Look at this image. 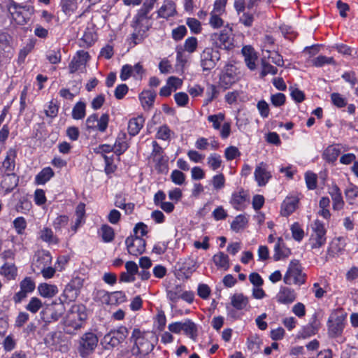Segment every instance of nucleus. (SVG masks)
Listing matches in <instances>:
<instances>
[{"label": "nucleus", "mask_w": 358, "mask_h": 358, "mask_svg": "<svg viewBox=\"0 0 358 358\" xmlns=\"http://www.w3.org/2000/svg\"><path fill=\"white\" fill-rule=\"evenodd\" d=\"M156 1L145 0L141 8L134 17L131 23L134 31L130 38L134 45L141 43L147 37V32L152 27L151 17L148 14L154 8Z\"/></svg>", "instance_id": "1"}, {"label": "nucleus", "mask_w": 358, "mask_h": 358, "mask_svg": "<svg viewBox=\"0 0 358 358\" xmlns=\"http://www.w3.org/2000/svg\"><path fill=\"white\" fill-rule=\"evenodd\" d=\"M87 318V314L84 306L73 305L64 320L65 332L68 334H75L78 330L84 327Z\"/></svg>", "instance_id": "2"}, {"label": "nucleus", "mask_w": 358, "mask_h": 358, "mask_svg": "<svg viewBox=\"0 0 358 358\" xmlns=\"http://www.w3.org/2000/svg\"><path fill=\"white\" fill-rule=\"evenodd\" d=\"M134 346L131 349V355L143 357L153 350V345L146 339L138 329H134L131 336Z\"/></svg>", "instance_id": "3"}, {"label": "nucleus", "mask_w": 358, "mask_h": 358, "mask_svg": "<svg viewBox=\"0 0 358 358\" xmlns=\"http://www.w3.org/2000/svg\"><path fill=\"white\" fill-rule=\"evenodd\" d=\"M327 229L324 223L315 220L311 225V234L308 241V245L312 250L323 247L327 242Z\"/></svg>", "instance_id": "4"}, {"label": "nucleus", "mask_w": 358, "mask_h": 358, "mask_svg": "<svg viewBox=\"0 0 358 358\" xmlns=\"http://www.w3.org/2000/svg\"><path fill=\"white\" fill-rule=\"evenodd\" d=\"M98 336L92 331H87L82 334L77 341V350L81 357H86L91 355L97 347Z\"/></svg>", "instance_id": "5"}, {"label": "nucleus", "mask_w": 358, "mask_h": 358, "mask_svg": "<svg viewBox=\"0 0 358 358\" xmlns=\"http://www.w3.org/2000/svg\"><path fill=\"white\" fill-rule=\"evenodd\" d=\"M346 316L347 314L341 309L331 313L327 322L328 332L331 337H338L342 334Z\"/></svg>", "instance_id": "6"}, {"label": "nucleus", "mask_w": 358, "mask_h": 358, "mask_svg": "<svg viewBox=\"0 0 358 358\" xmlns=\"http://www.w3.org/2000/svg\"><path fill=\"white\" fill-rule=\"evenodd\" d=\"M306 275L302 273V268L299 260L290 262L287 271L283 278V281L287 285H302L305 282Z\"/></svg>", "instance_id": "7"}, {"label": "nucleus", "mask_w": 358, "mask_h": 358, "mask_svg": "<svg viewBox=\"0 0 358 358\" xmlns=\"http://www.w3.org/2000/svg\"><path fill=\"white\" fill-rule=\"evenodd\" d=\"M210 41L215 47L220 49L229 50L234 48L232 31L229 29H223L211 34Z\"/></svg>", "instance_id": "8"}, {"label": "nucleus", "mask_w": 358, "mask_h": 358, "mask_svg": "<svg viewBox=\"0 0 358 358\" xmlns=\"http://www.w3.org/2000/svg\"><path fill=\"white\" fill-rule=\"evenodd\" d=\"M168 329L169 331L176 334L183 332L192 339H195L197 336L196 325L190 320L171 323L169 324Z\"/></svg>", "instance_id": "9"}, {"label": "nucleus", "mask_w": 358, "mask_h": 358, "mask_svg": "<svg viewBox=\"0 0 358 358\" xmlns=\"http://www.w3.org/2000/svg\"><path fill=\"white\" fill-rule=\"evenodd\" d=\"M129 334V330L125 327H120L106 334L103 338V343L111 348L117 346L122 343Z\"/></svg>", "instance_id": "10"}, {"label": "nucleus", "mask_w": 358, "mask_h": 358, "mask_svg": "<svg viewBox=\"0 0 358 358\" xmlns=\"http://www.w3.org/2000/svg\"><path fill=\"white\" fill-rule=\"evenodd\" d=\"M220 57L219 51L213 48H206L201 54V66L203 70L209 71L213 69Z\"/></svg>", "instance_id": "11"}, {"label": "nucleus", "mask_w": 358, "mask_h": 358, "mask_svg": "<svg viewBox=\"0 0 358 358\" xmlns=\"http://www.w3.org/2000/svg\"><path fill=\"white\" fill-rule=\"evenodd\" d=\"M20 289L16 292L13 300L15 303H21L28 294L33 292L35 289L36 285L34 281L30 277H26L20 283Z\"/></svg>", "instance_id": "12"}, {"label": "nucleus", "mask_w": 358, "mask_h": 358, "mask_svg": "<svg viewBox=\"0 0 358 358\" xmlns=\"http://www.w3.org/2000/svg\"><path fill=\"white\" fill-rule=\"evenodd\" d=\"M7 8L9 13L11 15L12 18L18 24H24L27 22L25 17L22 15V10L29 11L31 8L27 5L18 3L13 0H10L7 4Z\"/></svg>", "instance_id": "13"}, {"label": "nucleus", "mask_w": 358, "mask_h": 358, "mask_svg": "<svg viewBox=\"0 0 358 358\" xmlns=\"http://www.w3.org/2000/svg\"><path fill=\"white\" fill-rule=\"evenodd\" d=\"M128 252L133 256H138L145 250V241L138 236L127 237L125 241Z\"/></svg>", "instance_id": "14"}, {"label": "nucleus", "mask_w": 358, "mask_h": 358, "mask_svg": "<svg viewBox=\"0 0 358 358\" xmlns=\"http://www.w3.org/2000/svg\"><path fill=\"white\" fill-rule=\"evenodd\" d=\"M254 177L259 187L265 186L272 177L268 166L263 162L259 163L255 167Z\"/></svg>", "instance_id": "15"}, {"label": "nucleus", "mask_w": 358, "mask_h": 358, "mask_svg": "<svg viewBox=\"0 0 358 358\" xmlns=\"http://www.w3.org/2000/svg\"><path fill=\"white\" fill-rule=\"evenodd\" d=\"M98 294L101 297L102 301L108 305H119L127 301V296L124 292L122 291L109 293L101 290Z\"/></svg>", "instance_id": "16"}, {"label": "nucleus", "mask_w": 358, "mask_h": 358, "mask_svg": "<svg viewBox=\"0 0 358 358\" xmlns=\"http://www.w3.org/2000/svg\"><path fill=\"white\" fill-rule=\"evenodd\" d=\"M82 285L81 280L79 278L72 280L69 283L63 292L62 297L64 299H61L62 302L64 303L75 301L79 294L80 288Z\"/></svg>", "instance_id": "17"}, {"label": "nucleus", "mask_w": 358, "mask_h": 358, "mask_svg": "<svg viewBox=\"0 0 358 358\" xmlns=\"http://www.w3.org/2000/svg\"><path fill=\"white\" fill-rule=\"evenodd\" d=\"M52 256L48 251H38L35 255L34 262L32 263V270L34 273L51 264Z\"/></svg>", "instance_id": "18"}, {"label": "nucleus", "mask_w": 358, "mask_h": 358, "mask_svg": "<svg viewBox=\"0 0 358 358\" xmlns=\"http://www.w3.org/2000/svg\"><path fill=\"white\" fill-rule=\"evenodd\" d=\"M90 59L89 53L85 50H79L73 57L69 68L71 73H74L82 67H84Z\"/></svg>", "instance_id": "19"}, {"label": "nucleus", "mask_w": 358, "mask_h": 358, "mask_svg": "<svg viewBox=\"0 0 358 358\" xmlns=\"http://www.w3.org/2000/svg\"><path fill=\"white\" fill-rule=\"evenodd\" d=\"M238 78L233 67L227 68L220 77V85L224 90L230 88L237 80Z\"/></svg>", "instance_id": "20"}, {"label": "nucleus", "mask_w": 358, "mask_h": 358, "mask_svg": "<svg viewBox=\"0 0 358 358\" xmlns=\"http://www.w3.org/2000/svg\"><path fill=\"white\" fill-rule=\"evenodd\" d=\"M341 144H334L328 146L322 153V158L329 163L336 161L341 152L346 150Z\"/></svg>", "instance_id": "21"}, {"label": "nucleus", "mask_w": 358, "mask_h": 358, "mask_svg": "<svg viewBox=\"0 0 358 358\" xmlns=\"http://www.w3.org/2000/svg\"><path fill=\"white\" fill-rule=\"evenodd\" d=\"M247 199V193L243 189H240L233 192L230 199V203L235 209L242 210L245 206Z\"/></svg>", "instance_id": "22"}, {"label": "nucleus", "mask_w": 358, "mask_h": 358, "mask_svg": "<svg viewBox=\"0 0 358 358\" xmlns=\"http://www.w3.org/2000/svg\"><path fill=\"white\" fill-rule=\"evenodd\" d=\"M75 216V221L71 226L72 234H76L78 229L85 222V205L84 203H80L76 206Z\"/></svg>", "instance_id": "23"}, {"label": "nucleus", "mask_w": 358, "mask_h": 358, "mask_svg": "<svg viewBox=\"0 0 358 358\" xmlns=\"http://www.w3.org/2000/svg\"><path fill=\"white\" fill-rule=\"evenodd\" d=\"M290 254V249L286 246L282 238L279 237L274 245V260L278 261L282 259L287 258Z\"/></svg>", "instance_id": "24"}, {"label": "nucleus", "mask_w": 358, "mask_h": 358, "mask_svg": "<svg viewBox=\"0 0 358 358\" xmlns=\"http://www.w3.org/2000/svg\"><path fill=\"white\" fill-rule=\"evenodd\" d=\"M276 299L280 303H291L296 299V293L294 289L287 287H281L276 295Z\"/></svg>", "instance_id": "25"}, {"label": "nucleus", "mask_w": 358, "mask_h": 358, "mask_svg": "<svg viewBox=\"0 0 358 358\" xmlns=\"http://www.w3.org/2000/svg\"><path fill=\"white\" fill-rule=\"evenodd\" d=\"M231 305L236 310H242L249 306V299L243 293H234L230 297Z\"/></svg>", "instance_id": "26"}, {"label": "nucleus", "mask_w": 358, "mask_h": 358, "mask_svg": "<svg viewBox=\"0 0 358 358\" xmlns=\"http://www.w3.org/2000/svg\"><path fill=\"white\" fill-rule=\"evenodd\" d=\"M176 14V4L172 1H164L157 11V17L169 19Z\"/></svg>", "instance_id": "27"}, {"label": "nucleus", "mask_w": 358, "mask_h": 358, "mask_svg": "<svg viewBox=\"0 0 358 358\" xmlns=\"http://www.w3.org/2000/svg\"><path fill=\"white\" fill-rule=\"evenodd\" d=\"M18 184V177L14 173H5L1 182V187L5 193L10 192Z\"/></svg>", "instance_id": "28"}, {"label": "nucleus", "mask_w": 358, "mask_h": 358, "mask_svg": "<svg viewBox=\"0 0 358 358\" xmlns=\"http://www.w3.org/2000/svg\"><path fill=\"white\" fill-rule=\"evenodd\" d=\"M17 157V151L15 148H10L6 156L2 163V166L6 173H13L15 168V159Z\"/></svg>", "instance_id": "29"}, {"label": "nucleus", "mask_w": 358, "mask_h": 358, "mask_svg": "<svg viewBox=\"0 0 358 358\" xmlns=\"http://www.w3.org/2000/svg\"><path fill=\"white\" fill-rule=\"evenodd\" d=\"M299 200L295 196H287L281 205L280 213L282 216H289L297 208Z\"/></svg>", "instance_id": "30"}, {"label": "nucleus", "mask_w": 358, "mask_h": 358, "mask_svg": "<svg viewBox=\"0 0 358 358\" xmlns=\"http://www.w3.org/2000/svg\"><path fill=\"white\" fill-rule=\"evenodd\" d=\"M243 55L245 57V62L247 66L250 70H254L256 68V60L257 59V55L255 52L254 49L250 46H245L242 49Z\"/></svg>", "instance_id": "31"}, {"label": "nucleus", "mask_w": 358, "mask_h": 358, "mask_svg": "<svg viewBox=\"0 0 358 358\" xmlns=\"http://www.w3.org/2000/svg\"><path fill=\"white\" fill-rule=\"evenodd\" d=\"M155 98L156 93L150 90H144L139 94L141 103L145 110H149L152 107Z\"/></svg>", "instance_id": "32"}, {"label": "nucleus", "mask_w": 358, "mask_h": 358, "mask_svg": "<svg viewBox=\"0 0 358 358\" xmlns=\"http://www.w3.org/2000/svg\"><path fill=\"white\" fill-rule=\"evenodd\" d=\"M144 122L145 119L143 116H138L131 119L128 123L129 134L132 136L137 135L143 128Z\"/></svg>", "instance_id": "33"}, {"label": "nucleus", "mask_w": 358, "mask_h": 358, "mask_svg": "<svg viewBox=\"0 0 358 358\" xmlns=\"http://www.w3.org/2000/svg\"><path fill=\"white\" fill-rule=\"evenodd\" d=\"M113 148L114 152L117 155H122L128 149L129 145L127 142V135L125 133L118 134Z\"/></svg>", "instance_id": "34"}, {"label": "nucleus", "mask_w": 358, "mask_h": 358, "mask_svg": "<svg viewBox=\"0 0 358 358\" xmlns=\"http://www.w3.org/2000/svg\"><path fill=\"white\" fill-rule=\"evenodd\" d=\"M260 0H235L234 6L238 15L243 12L245 8L252 10L258 6Z\"/></svg>", "instance_id": "35"}, {"label": "nucleus", "mask_w": 358, "mask_h": 358, "mask_svg": "<svg viewBox=\"0 0 358 358\" xmlns=\"http://www.w3.org/2000/svg\"><path fill=\"white\" fill-rule=\"evenodd\" d=\"M39 294L44 298H52L58 293V289L56 285L48 283H41L38 286Z\"/></svg>", "instance_id": "36"}, {"label": "nucleus", "mask_w": 358, "mask_h": 358, "mask_svg": "<svg viewBox=\"0 0 358 358\" xmlns=\"http://www.w3.org/2000/svg\"><path fill=\"white\" fill-rule=\"evenodd\" d=\"M54 175L55 173L52 168L45 167L35 176V183L36 185H45Z\"/></svg>", "instance_id": "37"}, {"label": "nucleus", "mask_w": 358, "mask_h": 358, "mask_svg": "<svg viewBox=\"0 0 358 358\" xmlns=\"http://www.w3.org/2000/svg\"><path fill=\"white\" fill-rule=\"evenodd\" d=\"M60 7L62 11L67 16H71L78 9V0H61Z\"/></svg>", "instance_id": "38"}, {"label": "nucleus", "mask_w": 358, "mask_h": 358, "mask_svg": "<svg viewBox=\"0 0 358 358\" xmlns=\"http://www.w3.org/2000/svg\"><path fill=\"white\" fill-rule=\"evenodd\" d=\"M40 238L49 244L57 245L59 243V238L54 235L52 230L49 227H44L40 231Z\"/></svg>", "instance_id": "39"}, {"label": "nucleus", "mask_w": 358, "mask_h": 358, "mask_svg": "<svg viewBox=\"0 0 358 358\" xmlns=\"http://www.w3.org/2000/svg\"><path fill=\"white\" fill-rule=\"evenodd\" d=\"M174 136V132L166 124L158 127L155 138L164 141H170Z\"/></svg>", "instance_id": "40"}, {"label": "nucleus", "mask_w": 358, "mask_h": 358, "mask_svg": "<svg viewBox=\"0 0 358 358\" xmlns=\"http://www.w3.org/2000/svg\"><path fill=\"white\" fill-rule=\"evenodd\" d=\"M213 262L217 268L227 271L229 268V259L228 255L222 252L215 254L213 257Z\"/></svg>", "instance_id": "41"}, {"label": "nucleus", "mask_w": 358, "mask_h": 358, "mask_svg": "<svg viewBox=\"0 0 358 358\" xmlns=\"http://www.w3.org/2000/svg\"><path fill=\"white\" fill-rule=\"evenodd\" d=\"M62 333L52 331L48 333L44 338L45 345L52 349H56L57 345L61 342Z\"/></svg>", "instance_id": "42"}, {"label": "nucleus", "mask_w": 358, "mask_h": 358, "mask_svg": "<svg viewBox=\"0 0 358 358\" xmlns=\"http://www.w3.org/2000/svg\"><path fill=\"white\" fill-rule=\"evenodd\" d=\"M176 66L180 69H183L185 66L187 64L189 56L187 52L182 48V46H178L176 49Z\"/></svg>", "instance_id": "43"}, {"label": "nucleus", "mask_w": 358, "mask_h": 358, "mask_svg": "<svg viewBox=\"0 0 358 358\" xmlns=\"http://www.w3.org/2000/svg\"><path fill=\"white\" fill-rule=\"evenodd\" d=\"M86 105L83 101L76 103L72 110V117L75 120H81L85 117L86 112Z\"/></svg>", "instance_id": "44"}, {"label": "nucleus", "mask_w": 358, "mask_h": 358, "mask_svg": "<svg viewBox=\"0 0 358 358\" xmlns=\"http://www.w3.org/2000/svg\"><path fill=\"white\" fill-rule=\"evenodd\" d=\"M225 115L222 113H219L215 115H210L208 117V121L212 123L214 129L220 130L221 126L224 123Z\"/></svg>", "instance_id": "45"}, {"label": "nucleus", "mask_w": 358, "mask_h": 358, "mask_svg": "<svg viewBox=\"0 0 358 358\" xmlns=\"http://www.w3.org/2000/svg\"><path fill=\"white\" fill-rule=\"evenodd\" d=\"M222 158L217 153H211L207 158L208 166L213 171L217 170L222 165Z\"/></svg>", "instance_id": "46"}, {"label": "nucleus", "mask_w": 358, "mask_h": 358, "mask_svg": "<svg viewBox=\"0 0 358 358\" xmlns=\"http://www.w3.org/2000/svg\"><path fill=\"white\" fill-rule=\"evenodd\" d=\"M345 195L348 202L350 204H353L358 197V187L350 184L345 190Z\"/></svg>", "instance_id": "47"}, {"label": "nucleus", "mask_w": 358, "mask_h": 358, "mask_svg": "<svg viewBox=\"0 0 358 358\" xmlns=\"http://www.w3.org/2000/svg\"><path fill=\"white\" fill-rule=\"evenodd\" d=\"M99 233L105 243H110L114 239V230L111 227L107 224H104L101 227Z\"/></svg>", "instance_id": "48"}, {"label": "nucleus", "mask_w": 358, "mask_h": 358, "mask_svg": "<svg viewBox=\"0 0 358 358\" xmlns=\"http://www.w3.org/2000/svg\"><path fill=\"white\" fill-rule=\"evenodd\" d=\"M198 48V40L196 37L191 36L186 38L182 48L188 54H192L196 52Z\"/></svg>", "instance_id": "49"}, {"label": "nucleus", "mask_w": 358, "mask_h": 358, "mask_svg": "<svg viewBox=\"0 0 358 358\" xmlns=\"http://www.w3.org/2000/svg\"><path fill=\"white\" fill-rule=\"evenodd\" d=\"M248 224V219L242 215H238L235 217L231 224V228L233 231L238 232L244 229Z\"/></svg>", "instance_id": "50"}, {"label": "nucleus", "mask_w": 358, "mask_h": 358, "mask_svg": "<svg viewBox=\"0 0 358 358\" xmlns=\"http://www.w3.org/2000/svg\"><path fill=\"white\" fill-rule=\"evenodd\" d=\"M32 203L27 197L23 196L16 205L15 209L17 212L21 213H27L31 208Z\"/></svg>", "instance_id": "51"}, {"label": "nucleus", "mask_w": 358, "mask_h": 358, "mask_svg": "<svg viewBox=\"0 0 358 358\" xmlns=\"http://www.w3.org/2000/svg\"><path fill=\"white\" fill-rule=\"evenodd\" d=\"M1 273L9 280L15 279L17 275V268L14 264H5L1 267Z\"/></svg>", "instance_id": "52"}, {"label": "nucleus", "mask_w": 358, "mask_h": 358, "mask_svg": "<svg viewBox=\"0 0 358 358\" xmlns=\"http://www.w3.org/2000/svg\"><path fill=\"white\" fill-rule=\"evenodd\" d=\"M219 94V91L217 87L213 84H208L206 88V98L204 100V105L209 104L213 99L217 98Z\"/></svg>", "instance_id": "53"}, {"label": "nucleus", "mask_w": 358, "mask_h": 358, "mask_svg": "<svg viewBox=\"0 0 358 358\" xmlns=\"http://www.w3.org/2000/svg\"><path fill=\"white\" fill-rule=\"evenodd\" d=\"M43 303L41 300L36 296H34L30 299L25 308L27 310L35 314L41 309Z\"/></svg>", "instance_id": "54"}, {"label": "nucleus", "mask_w": 358, "mask_h": 358, "mask_svg": "<svg viewBox=\"0 0 358 358\" xmlns=\"http://www.w3.org/2000/svg\"><path fill=\"white\" fill-rule=\"evenodd\" d=\"M313 65L316 67H322L325 64H336L333 57H328L324 55H319L312 60Z\"/></svg>", "instance_id": "55"}, {"label": "nucleus", "mask_w": 358, "mask_h": 358, "mask_svg": "<svg viewBox=\"0 0 358 358\" xmlns=\"http://www.w3.org/2000/svg\"><path fill=\"white\" fill-rule=\"evenodd\" d=\"M292 238L298 242L302 241L304 237V231L298 222H294L290 227Z\"/></svg>", "instance_id": "56"}, {"label": "nucleus", "mask_w": 358, "mask_h": 358, "mask_svg": "<svg viewBox=\"0 0 358 358\" xmlns=\"http://www.w3.org/2000/svg\"><path fill=\"white\" fill-rule=\"evenodd\" d=\"M171 180L176 185H182L185 183L186 176L180 171L175 169L170 175Z\"/></svg>", "instance_id": "57"}, {"label": "nucleus", "mask_w": 358, "mask_h": 358, "mask_svg": "<svg viewBox=\"0 0 358 358\" xmlns=\"http://www.w3.org/2000/svg\"><path fill=\"white\" fill-rule=\"evenodd\" d=\"M69 217L64 215L57 216L52 222V226L56 231H60L67 226Z\"/></svg>", "instance_id": "58"}, {"label": "nucleus", "mask_w": 358, "mask_h": 358, "mask_svg": "<svg viewBox=\"0 0 358 358\" xmlns=\"http://www.w3.org/2000/svg\"><path fill=\"white\" fill-rule=\"evenodd\" d=\"M13 227L19 235H22L27 228V221L23 217H17L13 222Z\"/></svg>", "instance_id": "59"}, {"label": "nucleus", "mask_w": 358, "mask_h": 358, "mask_svg": "<svg viewBox=\"0 0 358 358\" xmlns=\"http://www.w3.org/2000/svg\"><path fill=\"white\" fill-rule=\"evenodd\" d=\"M35 45V43L30 40L22 49H20L18 55V61L23 62L26 57L32 51Z\"/></svg>", "instance_id": "60"}, {"label": "nucleus", "mask_w": 358, "mask_h": 358, "mask_svg": "<svg viewBox=\"0 0 358 358\" xmlns=\"http://www.w3.org/2000/svg\"><path fill=\"white\" fill-rule=\"evenodd\" d=\"M262 70L260 73L262 78L265 77L268 74L275 75L278 73L277 68L266 62L264 58L262 60Z\"/></svg>", "instance_id": "61"}, {"label": "nucleus", "mask_w": 358, "mask_h": 358, "mask_svg": "<svg viewBox=\"0 0 358 358\" xmlns=\"http://www.w3.org/2000/svg\"><path fill=\"white\" fill-rule=\"evenodd\" d=\"M109 122V115L108 113H103L101 117H98L96 127V130L100 132L106 131Z\"/></svg>", "instance_id": "62"}, {"label": "nucleus", "mask_w": 358, "mask_h": 358, "mask_svg": "<svg viewBox=\"0 0 358 358\" xmlns=\"http://www.w3.org/2000/svg\"><path fill=\"white\" fill-rule=\"evenodd\" d=\"M46 58L50 63L57 64L60 63L62 59V55L59 49L52 50L48 52Z\"/></svg>", "instance_id": "63"}, {"label": "nucleus", "mask_w": 358, "mask_h": 358, "mask_svg": "<svg viewBox=\"0 0 358 358\" xmlns=\"http://www.w3.org/2000/svg\"><path fill=\"white\" fill-rule=\"evenodd\" d=\"M266 52L268 55H264V58L268 57L271 60V62L275 64L278 66H282L284 65V60L282 57L277 52H271L269 50H266Z\"/></svg>", "instance_id": "64"}]
</instances>
